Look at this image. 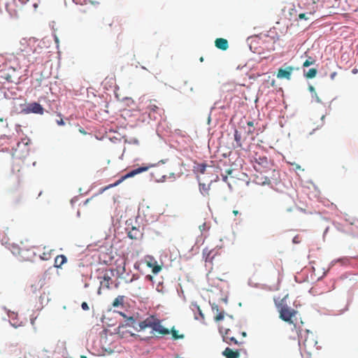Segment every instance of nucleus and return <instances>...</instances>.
Returning a JSON list of instances; mask_svg holds the SVG:
<instances>
[{"instance_id":"09e8293b","label":"nucleus","mask_w":358,"mask_h":358,"mask_svg":"<svg viewBox=\"0 0 358 358\" xmlns=\"http://www.w3.org/2000/svg\"><path fill=\"white\" fill-rule=\"evenodd\" d=\"M80 131L83 134H85L86 132L83 129H80Z\"/></svg>"},{"instance_id":"f03ea898","label":"nucleus","mask_w":358,"mask_h":358,"mask_svg":"<svg viewBox=\"0 0 358 358\" xmlns=\"http://www.w3.org/2000/svg\"><path fill=\"white\" fill-rule=\"evenodd\" d=\"M129 321L131 322V324L138 331L144 330L148 327H150L153 331L162 336L170 334L169 329L162 326L160 320L153 315L148 317L145 320L138 322V324L136 323V321L133 317H129Z\"/></svg>"},{"instance_id":"c03bdc74","label":"nucleus","mask_w":358,"mask_h":358,"mask_svg":"<svg viewBox=\"0 0 358 358\" xmlns=\"http://www.w3.org/2000/svg\"><path fill=\"white\" fill-rule=\"evenodd\" d=\"M247 124H248L249 127H253V126H254V123H253V122H252V121H249V122H248Z\"/></svg>"},{"instance_id":"7ed1b4c3","label":"nucleus","mask_w":358,"mask_h":358,"mask_svg":"<svg viewBox=\"0 0 358 358\" xmlns=\"http://www.w3.org/2000/svg\"><path fill=\"white\" fill-rule=\"evenodd\" d=\"M299 336V343L301 348L308 355H311L315 350H317V341L315 334L308 329L302 330L299 328L297 330Z\"/></svg>"},{"instance_id":"1a4fd4ad","label":"nucleus","mask_w":358,"mask_h":358,"mask_svg":"<svg viewBox=\"0 0 358 358\" xmlns=\"http://www.w3.org/2000/svg\"><path fill=\"white\" fill-rule=\"evenodd\" d=\"M1 78L9 83H17L19 75L15 69L8 66L1 71Z\"/></svg>"},{"instance_id":"ea45409f","label":"nucleus","mask_w":358,"mask_h":358,"mask_svg":"<svg viewBox=\"0 0 358 358\" xmlns=\"http://www.w3.org/2000/svg\"><path fill=\"white\" fill-rule=\"evenodd\" d=\"M309 90H310V92H313L314 94L316 93L314 87H313V86H310L309 87Z\"/></svg>"},{"instance_id":"5701e85b","label":"nucleus","mask_w":358,"mask_h":358,"mask_svg":"<svg viewBox=\"0 0 358 358\" xmlns=\"http://www.w3.org/2000/svg\"><path fill=\"white\" fill-rule=\"evenodd\" d=\"M212 309H213V310H216V312L217 313V315L215 317V320L216 322H219L224 319V310L219 311V308H218L217 305L213 304L212 306Z\"/></svg>"},{"instance_id":"473e14b6","label":"nucleus","mask_w":358,"mask_h":358,"mask_svg":"<svg viewBox=\"0 0 358 358\" xmlns=\"http://www.w3.org/2000/svg\"><path fill=\"white\" fill-rule=\"evenodd\" d=\"M199 228L201 232L208 231L209 229V227L207 226L206 222H203L202 224L199 225Z\"/></svg>"},{"instance_id":"a211bd4d","label":"nucleus","mask_w":358,"mask_h":358,"mask_svg":"<svg viewBox=\"0 0 358 358\" xmlns=\"http://www.w3.org/2000/svg\"><path fill=\"white\" fill-rule=\"evenodd\" d=\"M11 252L15 255L20 256L22 257V259L24 260H29L31 257L29 255H25V254H24L26 252L24 250H22L15 245L12 246Z\"/></svg>"},{"instance_id":"bb28decb","label":"nucleus","mask_w":358,"mask_h":358,"mask_svg":"<svg viewBox=\"0 0 358 358\" xmlns=\"http://www.w3.org/2000/svg\"><path fill=\"white\" fill-rule=\"evenodd\" d=\"M169 331H170V333H171L172 338L173 340L182 339L185 337L184 334H180L178 333V331L175 329L174 327H172L171 329Z\"/></svg>"},{"instance_id":"f257e3e1","label":"nucleus","mask_w":358,"mask_h":358,"mask_svg":"<svg viewBox=\"0 0 358 358\" xmlns=\"http://www.w3.org/2000/svg\"><path fill=\"white\" fill-rule=\"evenodd\" d=\"M288 298L289 295L286 294L281 299H274V303L279 313V318L289 324L293 325L295 329H297L295 321L299 312L289 306L287 302Z\"/></svg>"},{"instance_id":"4468645a","label":"nucleus","mask_w":358,"mask_h":358,"mask_svg":"<svg viewBox=\"0 0 358 358\" xmlns=\"http://www.w3.org/2000/svg\"><path fill=\"white\" fill-rule=\"evenodd\" d=\"M220 255V253L219 252V249L214 248L212 250H208V248H205L203 250V256L206 262H208L210 264H213L215 257Z\"/></svg>"},{"instance_id":"20e7f679","label":"nucleus","mask_w":358,"mask_h":358,"mask_svg":"<svg viewBox=\"0 0 358 358\" xmlns=\"http://www.w3.org/2000/svg\"><path fill=\"white\" fill-rule=\"evenodd\" d=\"M38 3V0H10L5 3V6L10 16L17 17L24 7L31 6L36 8Z\"/></svg>"},{"instance_id":"9d476101","label":"nucleus","mask_w":358,"mask_h":358,"mask_svg":"<svg viewBox=\"0 0 358 358\" xmlns=\"http://www.w3.org/2000/svg\"><path fill=\"white\" fill-rule=\"evenodd\" d=\"M114 276L113 270L106 271L102 277H100V287L98 289V294H101L102 288L109 289L113 283L112 278Z\"/></svg>"},{"instance_id":"2f4dec72","label":"nucleus","mask_w":358,"mask_h":358,"mask_svg":"<svg viewBox=\"0 0 358 358\" xmlns=\"http://www.w3.org/2000/svg\"><path fill=\"white\" fill-rule=\"evenodd\" d=\"M315 62V60L313 59L311 57H309L308 59H307L303 64V67H308L312 64H314Z\"/></svg>"},{"instance_id":"f3484780","label":"nucleus","mask_w":358,"mask_h":358,"mask_svg":"<svg viewBox=\"0 0 358 358\" xmlns=\"http://www.w3.org/2000/svg\"><path fill=\"white\" fill-rule=\"evenodd\" d=\"M223 356L226 358H239L240 357V350H233L229 348H226L225 350L222 352Z\"/></svg>"},{"instance_id":"49530a36","label":"nucleus","mask_w":358,"mask_h":358,"mask_svg":"<svg viewBox=\"0 0 358 358\" xmlns=\"http://www.w3.org/2000/svg\"><path fill=\"white\" fill-rule=\"evenodd\" d=\"M241 334H242L243 337L246 336V333L245 331L242 332Z\"/></svg>"},{"instance_id":"aec40b11","label":"nucleus","mask_w":358,"mask_h":358,"mask_svg":"<svg viewBox=\"0 0 358 358\" xmlns=\"http://www.w3.org/2000/svg\"><path fill=\"white\" fill-rule=\"evenodd\" d=\"M122 271L118 270L119 277L122 279H124L126 283H131L134 280H137L138 278V275L137 274H134L132 277L129 279L127 278L124 276V273L125 272V264L121 268Z\"/></svg>"},{"instance_id":"f8f14e48","label":"nucleus","mask_w":358,"mask_h":358,"mask_svg":"<svg viewBox=\"0 0 358 358\" xmlns=\"http://www.w3.org/2000/svg\"><path fill=\"white\" fill-rule=\"evenodd\" d=\"M294 71V67L292 66H288L285 64L282 67L278 70L276 77L278 79H286L287 80H291L292 75Z\"/></svg>"},{"instance_id":"603ef678","label":"nucleus","mask_w":358,"mask_h":358,"mask_svg":"<svg viewBox=\"0 0 358 358\" xmlns=\"http://www.w3.org/2000/svg\"><path fill=\"white\" fill-rule=\"evenodd\" d=\"M203 57H201V58H200V61H201V62H203Z\"/></svg>"},{"instance_id":"c756f323","label":"nucleus","mask_w":358,"mask_h":358,"mask_svg":"<svg viewBox=\"0 0 358 358\" xmlns=\"http://www.w3.org/2000/svg\"><path fill=\"white\" fill-rule=\"evenodd\" d=\"M317 73V71L315 68L310 69L308 72L305 73V76L308 78L311 79L316 76Z\"/></svg>"},{"instance_id":"393cba45","label":"nucleus","mask_w":358,"mask_h":358,"mask_svg":"<svg viewBox=\"0 0 358 358\" xmlns=\"http://www.w3.org/2000/svg\"><path fill=\"white\" fill-rule=\"evenodd\" d=\"M207 165L206 164H197L194 166V171L196 173L203 174L206 171Z\"/></svg>"},{"instance_id":"37998d69","label":"nucleus","mask_w":358,"mask_h":358,"mask_svg":"<svg viewBox=\"0 0 358 358\" xmlns=\"http://www.w3.org/2000/svg\"><path fill=\"white\" fill-rule=\"evenodd\" d=\"M352 73L353 74H357V73H358V69H356V68L353 69L352 70Z\"/></svg>"},{"instance_id":"58836bf2","label":"nucleus","mask_w":358,"mask_h":358,"mask_svg":"<svg viewBox=\"0 0 358 358\" xmlns=\"http://www.w3.org/2000/svg\"><path fill=\"white\" fill-rule=\"evenodd\" d=\"M315 100H316L317 102H318V103H321L322 102L321 99L319 98V96H317V93L315 94Z\"/></svg>"},{"instance_id":"7c9ffc66","label":"nucleus","mask_w":358,"mask_h":358,"mask_svg":"<svg viewBox=\"0 0 358 358\" xmlns=\"http://www.w3.org/2000/svg\"><path fill=\"white\" fill-rule=\"evenodd\" d=\"M199 189L203 194H208L209 187L205 184H199Z\"/></svg>"},{"instance_id":"39448f33","label":"nucleus","mask_w":358,"mask_h":358,"mask_svg":"<svg viewBox=\"0 0 358 358\" xmlns=\"http://www.w3.org/2000/svg\"><path fill=\"white\" fill-rule=\"evenodd\" d=\"M141 106V110L148 113L150 119L155 120L162 110L161 104L156 99H143Z\"/></svg>"},{"instance_id":"412c9836","label":"nucleus","mask_w":358,"mask_h":358,"mask_svg":"<svg viewBox=\"0 0 358 358\" xmlns=\"http://www.w3.org/2000/svg\"><path fill=\"white\" fill-rule=\"evenodd\" d=\"M127 235L131 239H138L141 236L142 234L138 229L133 227L128 231Z\"/></svg>"},{"instance_id":"a18cd8bd","label":"nucleus","mask_w":358,"mask_h":358,"mask_svg":"<svg viewBox=\"0 0 358 358\" xmlns=\"http://www.w3.org/2000/svg\"><path fill=\"white\" fill-rule=\"evenodd\" d=\"M233 214H234L235 216H236V215H238L239 214V212H238V210H233Z\"/></svg>"},{"instance_id":"864d4df0","label":"nucleus","mask_w":358,"mask_h":358,"mask_svg":"<svg viewBox=\"0 0 358 358\" xmlns=\"http://www.w3.org/2000/svg\"><path fill=\"white\" fill-rule=\"evenodd\" d=\"M176 358H178V357H176Z\"/></svg>"},{"instance_id":"79ce46f5","label":"nucleus","mask_w":358,"mask_h":358,"mask_svg":"<svg viewBox=\"0 0 358 358\" xmlns=\"http://www.w3.org/2000/svg\"><path fill=\"white\" fill-rule=\"evenodd\" d=\"M73 1L76 3V4H83V2L81 1V0H73Z\"/></svg>"},{"instance_id":"de8ad7c7","label":"nucleus","mask_w":358,"mask_h":358,"mask_svg":"<svg viewBox=\"0 0 358 358\" xmlns=\"http://www.w3.org/2000/svg\"><path fill=\"white\" fill-rule=\"evenodd\" d=\"M248 134H253V131L251 129H249L248 131Z\"/></svg>"},{"instance_id":"72a5a7b5","label":"nucleus","mask_w":358,"mask_h":358,"mask_svg":"<svg viewBox=\"0 0 358 358\" xmlns=\"http://www.w3.org/2000/svg\"><path fill=\"white\" fill-rule=\"evenodd\" d=\"M81 307L84 310H89L90 309L89 306L86 302H83L81 304Z\"/></svg>"},{"instance_id":"4be33fe9","label":"nucleus","mask_w":358,"mask_h":358,"mask_svg":"<svg viewBox=\"0 0 358 358\" xmlns=\"http://www.w3.org/2000/svg\"><path fill=\"white\" fill-rule=\"evenodd\" d=\"M66 257L64 255H57L55 259L54 266L57 268H60L64 263L66 262Z\"/></svg>"},{"instance_id":"3c124183","label":"nucleus","mask_w":358,"mask_h":358,"mask_svg":"<svg viewBox=\"0 0 358 358\" xmlns=\"http://www.w3.org/2000/svg\"><path fill=\"white\" fill-rule=\"evenodd\" d=\"M90 200V199H87L85 203H87V202H89Z\"/></svg>"},{"instance_id":"a19ab883","label":"nucleus","mask_w":358,"mask_h":358,"mask_svg":"<svg viewBox=\"0 0 358 358\" xmlns=\"http://www.w3.org/2000/svg\"><path fill=\"white\" fill-rule=\"evenodd\" d=\"M293 242H294V243H299V241H298V236H295V237L294 238V239H293Z\"/></svg>"},{"instance_id":"b1692460","label":"nucleus","mask_w":358,"mask_h":358,"mask_svg":"<svg viewBox=\"0 0 358 358\" xmlns=\"http://www.w3.org/2000/svg\"><path fill=\"white\" fill-rule=\"evenodd\" d=\"M147 266L150 268H152V273L155 274L158 273L162 270V266L158 265L156 261H154V262H152V261H148Z\"/></svg>"},{"instance_id":"8fccbe9b","label":"nucleus","mask_w":358,"mask_h":358,"mask_svg":"<svg viewBox=\"0 0 358 358\" xmlns=\"http://www.w3.org/2000/svg\"><path fill=\"white\" fill-rule=\"evenodd\" d=\"M320 0H313V3L318 2Z\"/></svg>"},{"instance_id":"2eb2a0df","label":"nucleus","mask_w":358,"mask_h":358,"mask_svg":"<svg viewBox=\"0 0 358 358\" xmlns=\"http://www.w3.org/2000/svg\"><path fill=\"white\" fill-rule=\"evenodd\" d=\"M26 113L43 114L44 109L41 104L36 102L31 103L24 109Z\"/></svg>"},{"instance_id":"6ab92c4d","label":"nucleus","mask_w":358,"mask_h":358,"mask_svg":"<svg viewBox=\"0 0 358 358\" xmlns=\"http://www.w3.org/2000/svg\"><path fill=\"white\" fill-rule=\"evenodd\" d=\"M215 45L217 48L222 50H226L229 48V43L227 39L218 38L215 41Z\"/></svg>"},{"instance_id":"9b49d317","label":"nucleus","mask_w":358,"mask_h":358,"mask_svg":"<svg viewBox=\"0 0 358 358\" xmlns=\"http://www.w3.org/2000/svg\"><path fill=\"white\" fill-rule=\"evenodd\" d=\"M105 31L111 33L113 31L119 34L122 32V26L117 20L114 19H106L103 24Z\"/></svg>"},{"instance_id":"e433bc0d","label":"nucleus","mask_w":358,"mask_h":358,"mask_svg":"<svg viewBox=\"0 0 358 358\" xmlns=\"http://www.w3.org/2000/svg\"><path fill=\"white\" fill-rule=\"evenodd\" d=\"M268 181H269V180H268L267 178H265V180H264L262 182L257 181V183H262V185H264L266 183H268Z\"/></svg>"},{"instance_id":"a878e982","label":"nucleus","mask_w":358,"mask_h":358,"mask_svg":"<svg viewBox=\"0 0 358 358\" xmlns=\"http://www.w3.org/2000/svg\"><path fill=\"white\" fill-rule=\"evenodd\" d=\"M43 252L40 255V258L42 260H48L51 258V251L52 250L48 249L46 247L43 248Z\"/></svg>"},{"instance_id":"0eeeda50","label":"nucleus","mask_w":358,"mask_h":358,"mask_svg":"<svg viewBox=\"0 0 358 358\" xmlns=\"http://www.w3.org/2000/svg\"><path fill=\"white\" fill-rule=\"evenodd\" d=\"M152 166V165H148V166H143L138 167L137 169H135L129 171V173H127L124 176H122L115 183L110 184L108 186H106L103 189V190H106V189H108L116 187L118 185H120V183H122L124 180H126V179H127L129 178L134 177V176H136L137 174H139V173H141L143 172L147 171Z\"/></svg>"},{"instance_id":"dca6fc26","label":"nucleus","mask_w":358,"mask_h":358,"mask_svg":"<svg viewBox=\"0 0 358 358\" xmlns=\"http://www.w3.org/2000/svg\"><path fill=\"white\" fill-rule=\"evenodd\" d=\"M35 49L36 51H34V50H31V57L29 59H31V62H37L38 60L41 59L40 55L42 52L43 48L39 45L38 43L35 40Z\"/></svg>"},{"instance_id":"f704fd0d","label":"nucleus","mask_w":358,"mask_h":358,"mask_svg":"<svg viewBox=\"0 0 358 358\" xmlns=\"http://www.w3.org/2000/svg\"><path fill=\"white\" fill-rule=\"evenodd\" d=\"M299 18L300 20H308V19H309V17H307V15H306V13H300V14L299 15Z\"/></svg>"},{"instance_id":"6e6552de","label":"nucleus","mask_w":358,"mask_h":358,"mask_svg":"<svg viewBox=\"0 0 358 358\" xmlns=\"http://www.w3.org/2000/svg\"><path fill=\"white\" fill-rule=\"evenodd\" d=\"M269 164V161L266 156L257 155L256 154L255 157H254L253 166L260 173L265 172Z\"/></svg>"},{"instance_id":"cd10ccee","label":"nucleus","mask_w":358,"mask_h":358,"mask_svg":"<svg viewBox=\"0 0 358 358\" xmlns=\"http://www.w3.org/2000/svg\"><path fill=\"white\" fill-rule=\"evenodd\" d=\"M124 299V296H118L117 297H116L113 302V306L114 308H117L119 306H123Z\"/></svg>"},{"instance_id":"ddd939ff","label":"nucleus","mask_w":358,"mask_h":358,"mask_svg":"<svg viewBox=\"0 0 358 358\" xmlns=\"http://www.w3.org/2000/svg\"><path fill=\"white\" fill-rule=\"evenodd\" d=\"M220 331L222 334L223 341L229 345L234 343L236 345H241L243 342H238L236 338L231 335V330L229 329H224L220 327Z\"/></svg>"},{"instance_id":"4c0bfd02","label":"nucleus","mask_w":358,"mask_h":358,"mask_svg":"<svg viewBox=\"0 0 358 358\" xmlns=\"http://www.w3.org/2000/svg\"><path fill=\"white\" fill-rule=\"evenodd\" d=\"M337 75V73L336 72H333L331 73L330 75V78L331 80H334L335 78V77Z\"/></svg>"},{"instance_id":"423d86ee","label":"nucleus","mask_w":358,"mask_h":358,"mask_svg":"<svg viewBox=\"0 0 358 358\" xmlns=\"http://www.w3.org/2000/svg\"><path fill=\"white\" fill-rule=\"evenodd\" d=\"M35 39L34 38H22L19 43V46L16 50V55H22L24 57L29 58L31 57V50L36 51Z\"/></svg>"},{"instance_id":"c9c22d12","label":"nucleus","mask_w":358,"mask_h":358,"mask_svg":"<svg viewBox=\"0 0 358 358\" xmlns=\"http://www.w3.org/2000/svg\"><path fill=\"white\" fill-rule=\"evenodd\" d=\"M57 123L58 125H64V122L62 120V118H61L59 120H57Z\"/></svg>"},{"instance_id":"c85d7f7f","label":"nucleus","mask_w":358,"mask_h":358,"mask_svg":"<svg viewBox=\"0 0 358 358\" xmlns=\"http://www.w3.org/2000/svg\"><path fill=\"white\" fill-rule=\"evenodd\" d=\"M234 140L236 141V147L242 148L241 134L238 132V130H235Z\"/></svg>"}]
</instances>
